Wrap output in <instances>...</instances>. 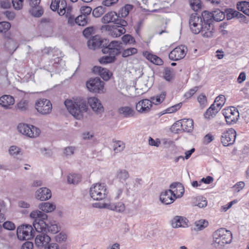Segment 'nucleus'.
Segmentation results:
<instances>
[{
    "mask_svg": "<svg viewBox=\"0 0 249 249\" xmlns=\"http://www.w3.org/2000/svg\"><path fill=\"white\" fill-rule=\"evenodd\" d=\"M214 30L213 23H203L199 33L204 37L210 38L213 36Z\"/></svg>",
    "mask_w": 249,
    "mask_h": 249,
    "instance_id": "nucleus-19",
    "label": "nucleus"
},
{
    "mask_svg": "<svg viewBox=\"0 0 249 249\" xmlns=\"http://www.w3.org/2000/svg\"><path fill=\"white\" fill-rule=\"evenodd\" d=\"M135 87H136V89H139L144 92L150 88V85L148 84L146 78H141L137 80L136 82Z\"/></svg>",
    "mask_w": 249,
    "mask_h": 249,
    "instance_id": "nucleus-29",
    "label": "nucleus"
},
{
    "mask_svg": "<svg viewBox=\"0 0 249 249\" xmlns=\"http://www.w3.org/2000/svg\"><path fill=\"white\" fill-rule=\"evenodd\" d=\"M182 119L177 121L174 123L171 126V130L172 132L176 133H179V131L182 130V125L181 124Z\"/></svg>",
    "mask_w": 249,
    "mask_h": 249,
    "instance_id": "nucleus-53",
    "label": "nucleus"
},
{
    "mask_svg": "<svg viewBox=\"0 0 249 249\" xmlns=\"http://www.w3.org/2000/svg\"><path fill=\"white\" fill-rule=\"evenodd\" d=\"M88 103L92 109L96 114H101L104 112V109L101 101L96 97H90L88 99Z\"/></svg>",
    "mask_w": 249,
    "mask_h": 249,
    "instance_id": "nucleus-16",
    "label": "nucleus"
},
{
    "mask_svg": "<svg viewBox=\"0 0 249 249\" xmlns=\"http://www.w3.org/2000/svg\"><path fill=\"white\" fill-rule=\"evenodd\" d=\"M163 74L164 79L167 81H170L173 79L172 71L170 68H166Z\"/></svg>",
    "mask_w": 249,
    "mask_h": 249,
    "instance_id": "nucleus-56",
    "label": "nucleus"
},
{
    "mask_svg": "<svg viewBox=\"0 0 249 249\" xmlns=\"http://www.w3.org/2000/svg\"><path fill=\"white\" fill-rule=\"evenodd\" d=\"M81 176L80 174L71 173L67 176V181L70 184H77L80 181Z\"/></svg>",
    "mask_w": 249,
    "mask_h": 249,
    "instance_id": "nucleus-38",
    "label": "nucleus"
},
{
    "mask_svg": "<svg viewBox=\"0 0 249 249\" xmlns=\"http://www.w3.org/2000/svg\"><path fill=\"white\" fill-rule=\"evenodd\" d=\"M202 19H203V23H212L213 20V12H209L205 11L202 13Z\"/></svg>",
    "mask_w": 249,
    "mask_h": 249,
    "instance_id": "nucleus-39",
    "label": "nucleus"
},
{
    "mask_svg": "<svg viewBox=\"0 0 249 249\" xmlns=\"http://www.w3.org/2000/svg\"><path fill=\"white\" fill-rule=\"evenodd\" d=\"M3 227L8 230H13L16 227L15 224L11 221H6L3 224Z\"/></svg>",
    "mask_w": 249,
    "mask_h": 249,
    "instance_id": "nucleus-63",
    "label": "nucleus"
},
{
    "mask_svg": "<svg viewBox=\"0 0 249 249\" xmlns=\"http://www.w3.org/2000/svg\"><path fill=\"white\" fill-rule=\"evenodd\" d=\"M8 152L10 156L16 159L17 162H18V160H21V159L17 158V156H18L22 155V153L21 151V149L19 147L16 145H12L9 147Z\"/></svg>",
    "mask_w": 249,
    "mask_h": 249,
    "instance_id": "nucleus-31",
    "label": "nucleus"
},
{
    "mask_svg": "<svg viewBox=\"0 0 249 249\" xmlns=\"http://www.w3.org/2000/svg\"><path fill=\"white\" fill-rule=\"evenodd\" d=\"M102 29L107 31L108 35L113 37L120 36L125 32V30L124 28L116 24L113 26L109 25L103 26H102Z\"/></svg>",
    "mask_w": 249,
    "mask_h": 249,
    "instance_id": "nucleus-13",
    "label": "nucleus"
},
{
    "mask_svg": "<svg viewBox=\"0 0 249 249\" xmlns=\"http://www.w3.org/2000/svg\"><path fill=\"white\" fill-rule=\"evenodd\" d=\"M213 20L216 21H219L222 20L225 18L224 13L218 9L213 11Z\"/></svg>",
    "mask_w": 249,
    "mask_h": 249,
    "instance_id": "nucleus-47",
    "label": "nucleus"
},
{
    "mask_svg": "<svg viewBox=\"0 0 249 249\" xmlns=\"http://www.w3.org/2000/svg\"><path fill=\"white\" fill-rule=\"evenodd\" d=\"M103 48L102 50L104 53H109V55H117L120 53L121 43L117 41H112L110 43L108 40L105 39Z\"/></svg>",
    "mask_w": 249,
    "mask_h": 249,
    "instance_id": "nucleus-7",
    "label": "nucleus"
},
{
    "mask_svg": "<svg viewBox=\"0 0 249 249\" xmlns=\"http://www.w3.org/2000/svg\"><path fill=\"white\" fill-rule=\"evenodd\" d=\"M236 133L233 128L229 129L222 133L221 141L224 146H228L233 144L235 141Z\"/></svg>",
    "mask_w": 249,
    "mask_h": 249,
    "instance_id": "nucleus-10",
    "label": "nucleus"
},
{
    "mask_svg": "<svg viewBox=\"0 0 249 249\" xmlns=\"http://www.w3.org/2000/svg\"><path fill=\"white\" fill-rule=\"evenodd\" d=\"M67 235L63 232L59 233L55 237L56 241L59 243L65 241L67 239Z\"/></svg>",
    "mask_w": 249,
    "mask_h": 249,
    "instance_id": "nucleus-61",
    "label": "nucleus"
},
{
    "mask_svg": "<svg viewBox=\"0 0 249 249\" xmlns=\"http://www.w3.org/2000/svg\"><path fill=\"white\" fill-rule=\"evenodd\" d=\"M64 103L70 114L77 120L81 119L83 113L87 110L86 101L80 98L73 101L66 100Z\"/></svg>",
    "mask_w": 249,
    "mask_h": 249,
    "instance_id": "nucleus-2",
    "label": "nucleus"
},
{
    "mask_svg": "<svg viewBox=\"0 0 249 249\" xmlns=\"http://www.w3.org/2000/svg\"><path fill=\"white\" fill-rule=\"evenodd\" d=\"M188 220L181 216H176L171 220V225L174 228L187 227Z\"/></svg>",
    "mask_w": 249,
    "mask_h": 249,
    "instance_id": "nucleus-25",
    "label": "nucleus"
},
{
    "mask_svg": "<svg viewBox=\"0 0 249 249\" xmlns=\"http://www.w3.org/2000/svg\"><path fill=\"white\" fill-rule=\"evenodd\" d=\"M114 144L113 149L114 153H118L123 151L125 148V143L121 141L112 140Z\"/></svg>",
    "mask_w": 249,
    "mask_h": 249,
    "instance_id": "nucleus-37",
    "label": "nucleus"
},
{
    "mask_svg": "<svg viewBox=\"0 0 249 249\" xmlns=\"http://www.w3.org/2000/svg\"><path fill=\"white\" fill-rule=\"evenodd\" d=\"M30 12L33 16L36 17H40L43 14V9L41 8H38L37 6L32 7Z\"/></svg>",
    "mask_w": 249,
    "mask_h": 249,
    "instance_id": "nucleus-51",
    "label": "nucleus"
},
{
    "mask_svg": "<svg viewBox=\"0 0 249 249\" xmlns=\"http://www.w3.org/2000/svg\"><path fill=\"white\" fill-rule=\"evenodd\" d=\"M31 218L34 219L33 226L36 230L38 232H41L47 227L49 232L53 234L56 233L59 231V228L56 224L47 225L44 220L47 219L48 216L46 214L38 210L34 211L31 213Z\"/></svg>",
    "mask_w": 249,
    "mask_h": 249,
    "instance_id": "nucleus-1",
    "label": "nucleus"
},
{
    "mask_svg": "<svg viewBox=\"0 0 249 249\" xmlns=\"http://www.w3.org/2000/svg\"><path fill=\"white\" fill-rule=\"evenodd\" d=\"M118 112L126 118L132 117L135 114V111L131 107L127 106L120 107L118 109Z\"/></svg>",
    "mask_w": 249,
    "mask_h": 249,
    "instance_id": "nucleus-30",
    "label": "nucleus"
},
{
    "mask_svg": "<svg viewBox=\"0 0 249 249\" xmlns=\"http://www.w3.org/2000/svg\"><path fill=\"white\" fill-rule=\"evenodd\" d=\"M142 54L148 60L154 64L161 65L163 63V61L161 58L148 51L143 52Z\"/></svg>",
    "mask_w": 249,
    "mask_h": 249,
    "instance_id": "nucleus-27",
    "label": "nucleus"
},
{
    "mask_svg": "<svg viewBox=\"0 0 249 249\" xmlns=\"http://www.w3.org/2000/svg\"><path fill=\"white\" fill-rule=\"evenodd\" d=\"M133 5L130 4H126L124 7H122L119 11L118 15H121L122 17H126L129 12L132 10Z\"/></svg>",
    "mask_w": 249,
    "mask_h": 249,
    "instance_id": "nucleus-43",
    "label": "nucleus"
},
{
    "mask_svg": "<svg viewBox=\"0 0 249 249\" xmlns=\"http://www.w3.org/2000/svg\"><path fill=\"white\" fill-rule=\"evenodd\" d=\"M51 241V238L48 235L43 233L37 234L35 239V244L39 248H45Z\"/></svg>",
    "mask_w": 249,
    "mask_h": 249,
    "instance_id": "nucleus-18",
    "label": "nucleus"
},
{
    "mask_svg": "<svg viewBox=\"0 0 249 249\" xmlns=\"http://www.w3.org/2000/svg\"><path fill=\"white\" fill-rule=\"evenodd\" d=\"M214 139V137L211 133H208L204 137L203 142L205 144H208L212 142Z\"/></svg>",
    "mask_w": 249,
    "mask_h": 249,
    "instance_id": "nucleus-64",
    "label": "nucleus"
},
{
    "mask_svg": "<svg viewBox=\"0 0 249 249\" xmlns=\"http://www.w3.org/2000/svg\"><path fill=\"white\" fill-rule=\"evenodd\" d=\"M197 22H202V18L197 14H192L189 18V24L194 25Z\"/></svg>",
    "mask_w": 249,
    "mask_h": 249,
    "instance_id": "nucleus-52",
    "label": "nucleus"
},
{
    "mask_svg": "<svg viewBox=\"0 0 249 249\" xmlns=\"http://www.w3.org/2000/svg\"><path fill=\"white\" fill-rule=\"evenodd\" d=\"M106 185L104 183H95L91 186L89 190L90 197L95 200L105 198L107 195Z\"/></svg>",
    "mask_w": 249,
    "mask_h": 249,
    "instance_id": "nucleus-4",
    "label": "nucleus"
},
{
    "mask_svg": "<svg viewBox=\"0 0 249 249\" xmlns=\"http://www.w3.org/2000/svg\"><path fill=\"white\" fill-rule=\"evenodd\" d=\"M14 103L15 99L11 95H4L0 97V105L5 108H8Z\"/></svg>",
    "mask_w": 249,
    "mask_h": 249,
    "instance_id": "nucleus-26",
    "label": "nucleus"
},
{
    "mask_svg": "<svg viewBox=\"0 0 249 249\" xmlns=\"http://www.w3.org/2000/svg\"><path fill=\"white\" fill-rule=\"evenodd\" d=\"M98 207L100 208H107L118 213H123L125 210V205L122 202L110 203H100Z\"/></svg>",
    "mask_w": 249,
    "mask_h": 249,
    "instance_id": "nucleus-14",
    "label": "nucleus"
},
{
    "mask_svg": "<svg viewBox=\"0 0 249 249\" xmlns=\"http://www.w3.org/2000/svg\"><path fill=\"white\" fill-rule=\"evenodd\" d=\"M152 102L149 99L140 100L136 105V109L141 113L149 112L152 107Z\"/></svg>",
    "mask_w": 249,
    "mask_h": 249,
    "instance_id": "nucleus-15",
    "label": "nucleus"
},
{
    "mask_svg": "<svg viewBox=\"0 0 249 249\" xmlns=\"http://www.w3.org/2000/svg\"><path fill=\"white\" fill-rule=\"evenodd\" d=\"M18 131L30 138H35L39 136L40 130L33 125L25 124H19L18 126Z\"/></svg>",
    "mask_w": 249,
    "mask_h": 249,
    "instance_id": "nucleus-8",
    "label": "nucleus"
},
{
    "mask_svg": "<svg viewBox=\"0 0 249 249\" xmlns=\"http://www.w3.org/2000/svg\"><path fill=\"white\" fill-rule=\"evenodd\" d=\"M227 19H231L233 18H240L241 21H245L246 18V17L242 14L237 11L232 9L230 10V12L227 14Z\"/></svg>",
    "mask_w": 249,
    "mask_h": 249,
    "instance_id": "nucleus-36",
    "label": "nucleus"
},
{
    "mask_svg": "<svg viewBox=\"0 0 249 249\" xmlns=\"http://www.w3.org/2000/svg\"><path fill=\"white\" fill-rule=\"evenodd\" d=\"M39 208L46 213H50L55 209V205L49 202H42L39 205Z\"/></svg>",
    "mask_w": 249,
    "mask_h": 249,
    "instance_id": "nucleus-35",
    "label": "nucleus"
},
{
    "mask_svg": "<svg viewBox=\"0 0 249 249\" xmlns=\"http://www.w3.org/2000/svg\"><path fill=\"white\" fill-rule=\"evenodd\" d=\"M170 190L174 196L177 198L182 197L184 193V189L182 184L179 182H174L170 186Z\"/></svg>",
    "mask_w": 249,
    "mask_h": 249,
    "instance_id": "nucleus-21",
    "label": "nucleus"
},
{
    "mask_svg": "<svg viewBox=\"0 0 249 249\" xmlns=\"http://www.w3.org/2000/svg\"><path fill=\"white\" fill-rule=\"evenodd\" d=\"M202 22H197L194 25L189 24L191 31L195 34H198L201 32V28H202Z\"/></svg>",
    "mask_w": 249,
    "mask_h": 249,
    "instance_id": "nucleus-44",
    "label": "nucleus"
},
{
    "mask_svg": "<svg viewBox=\"0 0 249 249\" xmlns=\"http://www.w3.org/2000/svg\"><path fill=\"white\" fill-rule=\"evenodd\" d=\"M124 187L117 188L114 192V198L116 199H119L122 196L123 192Z\"/></svg>",
    "mask_w": 249,
    "mask_h": 249,
    "instance_id": "nucleus-60",
    "label": "nucleus"
},
{
    "mask_svg": "<svg viewBox=\"0 0 249 249\" xmlns=\"http://www.w3.org/2000/svg\"><path fill=\"white\" fill-rule=\"evenodd\" d=\"M214 105H212L211 107L207 110L205 113V117L208 119L213 118L217 113V109H215Z\"/></svg>",
    "mask_w": 249,
    "mask_h": 249,
    "instance_id": "nucleus-42",
    "label": "nucleus"
},
{
    "mask_svg": "<svg viewBox=\"0 0 249 249\" xmlns=\"http://www.w3.org/2000/svg\"><path fill=\"white\" fill-rule=\"evenodd\" d=\"M137 49L135 48H129L125 49L122 53V56L126 57L130 55L136 54L137 53Z\"/></svg>",
    "mask_w": 249,
    "mask_h": 249,
    "instance_id": "nucleus-50",
    "label": "nucleus"
},
{
    "mask_svg": "<svg viewBox=\"0 0 249 249\" xmlns=\"http://www.w3.org/2000/svg\"><path fill=\"white\" fill-rule=\"evenodd\" d=\"M29 101L22 99L16 105V108L20 111L25 112L29 110Z\"/></svg>",
    "mask_w": 249,
    "mask_h": 249,
    "instance_id": "nucleus-34",
    "label": "nucleus"
},
{
    "mask_svg": "<svg viewBox=\"0 0 249 249\" xmlns=\"http://www.w3.org/2000/svg\"><path fill=\"white\" fill-rule=\"evenodd\" d=\"M165 96L166 92L163 91L160 95H157L156 96L151 97L150 100L152 102V105L154 104L158 105L162 102L165 99Z\"/></svg>",
    "mask_w": 249,
    "mask_h": 249,
    "instance_id": "nucleus-40",
    "label": "nucleus"
},
{
    "mask_svg": "<svg viewBox=\"0 0 249 249\" xmlns=\"http://www.w3.org/2000/svg\"><path fill=\"white\" fill-rule=\"evenodd\" d=\"M75 147L73 146H68L64 149V154L66 157H70L74 154Z\"/></svg>",
    "mask_w": 249,
    "mask_h": 249,
    "instance_id": "nucleus-58",
    "label": "nucleus"
},
{
    "mask_svg": "<svg viewBox=\"0 0 249 249\" xmlns=\"http://www.w3.org/2000/svg\"><path fill=\"white\" fill-rule=\"evenodd\" d=\"M103 14V9L102 7H97L93 9L92 15L95 18H98Z\"/></svg>",
    "mask_w": 249,
    "mask_h": 249,
    "instance_id": "nucleus-62",
    "label": "nucleus"
},
{
    "mask_svg": "<svg viewBox=\"0 0 249 249\" xmlns=\"http://www.w3.org/2000/svg\"><path fill=\"white\" fill-rule=\"evenodd\" d=\"M35 197L40 201L49 199L52 196L51 190L46 187H42L35 193Z\"/></svg>",
    "mask_w": 249,
    "mask_h": 249,
    "instance_id": "nucleus-17",
    "label": "nucleus"
},
{
    "mask_svg": "<svg viewBox=\"0 0 249 249\" xmlns=\"http://www.w3.org/2000/svg\"><path fill=\"white\" fill-rule=\"evenodd\" d=\"M231 233L224 228H220L213 233V241L212 245L216 249H222L226 244L231 242Z\"/></svg>",
    "mask_w": 249,
    "mask_h": 249,
    "instance_id": "nucleus-3",
    "label": "nucleus"
},
{
    "mask_svg": "<svg viewBox=\"0 0 249 249\" xmlns=\"http://www.w3.org/2000/svg\"><path fill=\"white\" fill-rule=\"evenodd\" d=\"M67 2L65 0H60L59 3V9H57L58 13L60 16H63L65 14L66 8H67Z\"/></svg>",
    "mask_w": 249,
    "mask_h": 249,
    "instance_id": "nucleus-49",
    "label": "nucleus"
},
{
    "mask_svg": "<svg viewBox=\"0 0 249 249\" xmlns=\"http://www.w3.org/2000/svg\"><path fill=\"white\" fill-rule=\"evenodd\" d=\"M106 41L105 39L101 40L99 36H95L88 40L87 44L90 49L95 50L99 47L103 49V45L105 44L104 42Z\"/></svg>",
    "mask_w": 249,
    "mask_h": 249,
    "instance_id": "nucleus-20",
    "label": "nucleus"
},
{
    "mask_svg": "<svg viewBox=\"0 0 249 249\" xmlns=\"http://www.w3.org/2000/svg\"><path fill=\"white\" fill-rule=\"evenodd\" d=\"M182 130L183 131L190 132H191L194 128V122L191 119H182L181 122Z\"/></svg>",
    "mask_w": 249,
    "mask_h": 249,
    "instance_id": "nucleus-28",
    "label": "nucleus"
},
{
    "mask_svg": "<svg viewBox=\"0 0 249 249\" xmlns=\"http://www.w3.org/2000/svg\"><path fill=\"white\" fill-rule=\"evenodd\" d=\"M88 89L91 92L100 93L103 92L104 83L99 78L90 79L86 84Z\"/></svg>",
    "mask_w": 249,
    "mask_h": 249,
    "instance_id": "nucleus-11",
    "label": "nucleus"
},
{
    "mask_svg": "<svg viewBox=\"0 0 249 249\" xmlns=\"http://www.w3.org/2000/svg\"><path fill=\"white\" fill-rule=\"evenodd\" d=\"M187 49L184 45L179 46L173 49L169 54V58L173 61H178L183 58L187 53Z\"/></svg>",
    "mask_w": 249,
    "mask_h": 249,
    "instance_id": "nucleus-12",
    "label": "nucleus"
},
{
    "mask_svg": "<svg viewBox=\"0 0 249 249\" xmlns=\"http://www.w3.org/2000/svg\"><path fill=\"white\" fill-rule=\"evenodd\" d=\"M93 72L98 74L105 81L109 79L111 73L107 69L103 68L100 66H94L92 69Z\"/></svg>",
    "mask_w": 249,
    "mask_h": 249,
    "instance_id": "nucleus-23",
    "label": "nucleus"
},
{
    "mask_svg": "<svg viewBox=\"0 0 249 249\" xmlns=\"http://www.w3.org/2000/svg\"><path fill=\"white\" fill-rule=\"evenodd\" d=\"M35 108L39 113L46 115L51 113L52 104L49 100L44 98L39 99L35 103Z\"/></svg>",
    "mask_w": 249,
    "mask_h": 249,
    "instance_id": "nucleus-6",
    "label": "nucleus"
},
{
    "mask_svg": "<svg viewBox=\"0 0 249 249\" xmlns=\"http://www.w3.org/2000/svg\"><path fill=\"white\" fill-rule=\"evenodd\" d=\"M122 41L125 44L126 43H134L135 42V40L134 37H133L130 35H124L122 37Z\"/></svg>",
    "mask_w": 249,
    "mask_h": 249,
    "instance_id": "nucleus-55",
    "label": "nucleus"
},
{
    "mask_svg": "<svg viewBox=\"0 0 249 249\" xmlns=\"http://www.w3.org/2000/svg\"><path fill=\"white\" fill-rule=\"evenodd\" d=\"M11 24L9 22H0V33L5 34L8 32L11 28Z\"/></svg>",
    "mask_w": 249,
    "mask_h": 249,
    "instance_id": "nucleus-48",
    "label": "nucleus"
},
{
    "mask_svg": "<svg viewBox=\"0 0 249 249\" xmlns=\"http://www.w3.org/2000/svg\"><path fill=\"white\" fill-rule=\"evenodd\" d=\"M24 0H12L14 8L16 10H20L22 8Z\"/></svg>",
    "mask_w": 249,
    "mask_h": 249,
    "instance_id": "nucleus-59",
    "label": "nucleus"
},
{
    "mask_svg": "<svg viewBox=\"0 0 249 249\" xmlns=\"http://www.w3.org/2000/svg\"><path fill=\"white\" fill-rule=\"evenodd\" d=\"M91 10V8L88 6H83L80 8V12L81 14L86 17L90 15Z\"/></svg>",
    "mask_w": 249,
    "mask_h": 249,
    "instance_id": "nucleus-57",
    "label": "nucleus"
},
{
    "mask_svg": "<svg viewBox=\"0 0 249 249\" xmlns=\"http://www.w3.org/2000/svg\"><path fill=\"white\" fill-rule=\"evenodd\" d=\"M190 5L195 11H198L201 6L200 0H190Z\"/></svg>",
    "mask_w": 249,
    "mask_h": 249,
    "instance_id": "nucleus-54",
    "label": "nucleus"
},
{
    "mask_svg": "<svg viewBox=\"0 0 249 249\" xmlns=\"http://www.w3.org/2000/svg\"><path fill=\"white\" fill-rule=\"evenodd\" d=\"M115 55H110L109 56H104L100 58L99 60L101 64L110 63L115 61Z\"/></svg>",
    "mask_w": 249,
    "mask_h": 249,
    "instance_id": "nucleus-46",
    "label": "nucleus"
},
{
    "mask_svg": "<svg viewBox=\"0 0 249 249\" xmlns=\"http://www.w3.org/2000/svg\"><path fill=\"white\" fill-rule=\"evenodd\" d=\"M119 15L115 12L111 11L107 13L102 18V21L104 23L114 22L115 24L119 21Z\"/></svg>",
    "mask_w": 249,
    "mask_h": 249,
    "instance_id": "nucleus-24",
    "label": "nucleus"
},
{
    "mask_svg": "<svg viewBox=\"0 0 249 249\" xmlns=\"http://www.w3.org/2000/svg\"><path fill=\"white\" fill-rule=\"evenodd\" d=\"M89 19L87 17L81 15L76 18V24L80 26H85L88 22Z\"/></svg>",
    "mask_w": 249,
    "mask_h": 249,
    "instance_id": "nucleus-45",
    "label": "nucleus"
},
{
    "mask_svg": "<svg viewBox=\"0 0 249 249\" xmlns=\"http://www.w3.org/2000/svg\"><path fill=\"white\" fill-rule=\"evenodd\" d=\"M160 199L161 202L165 205L172 203L176 199L170 189L162 192L160 196Z\"/></svg>",
    "mask_w": 249,
    "mask_h": 249,
    "instance_id": "nucleus-22",
    "label": "nucleus"
},
{
    "mask_svg": "<svg viewBox=\"0 0 249 249\" xmlns=\"http://www.w3.org/2000/svg\"><path fill=\"white\" fill-rule=\"evenodd\" d=\"M223 114L228 124H233L236 123L239 117V113L237 109L231 107L223 110Z\"/></svg>",
    "mask_w": 249,
    "mask_h": 249,
    "instance_id": "nucleus-9",
    "label": "nucleus"
},
{
    "mask_svg": "<svg viewBox=\"0 0 249 249\" xmlns=\"http://www.w3.org/2000/svg\"><path fill=\"white\" fill-rule=\"evenodd\" d=\"M237 9L242 11L245 15L249 16V1H239L236 4Z\"/></svg>",
    "mask_w": 249,
    "mask_h": 249,
    "instance_id": "nucleus-33",
    "label": "nucleus"
},
{
    "mask_svg": "<svg viewBox=\"0 0 249 249\" xmlns=\"http://www.w3.org/2000/svg\"><path fill=\"white\" fill-rule=\"evenodd\" d=\"M17 234L20 240H29L35 236V231L32 225L22 224L17 228Z\"/></svg>",
    "mask_w": 249,
    "mask_h": 249,
    "instance_id": "nucleus-5",
    "label": "nucleus"
},
{
    "mask_svg": "<svg viewBox=\"0 0 249 249\" xmlns=\"http://www.w3.org/2000/svg\"><path fill=\"white\" fill-rule=\"evenodd\" d=\"M128 171L125 169H118L116 173V178L122 183H124L129 178Z\"/></svg>",
    "mask_w": 249,
    "mask_h": 249,
    "instance_id": "nucleus-32",
    "label": "nucleus"
},
{
    "mask_svg": "<svg viewBox=\"0 0 249 249\" xmlns=\"http://www.w3.org/2000/svg\"><path fill=\"white\" fill-rule=\"evenodd\" d=\"M195 230L201 231L208 226V222L205 219H200L195 222Z\"/></svg>",
    "mask_w": 249,
    "mask_h": 249,
    "instance_id": "nucleus-41",
    "label": "nucleus"
}]
</instances>
